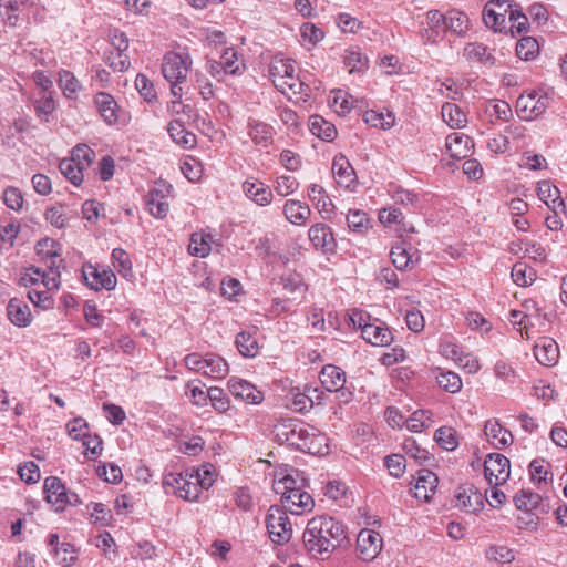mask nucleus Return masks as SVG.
<instances>
[{"mask_svg":"<svg viewBox=\"0 0 567 567\" xmlns=\"http://www.w3.org/2000/svg\"><path fill=\"white\" fill-rule=\"evenodd\" d=\"M56 102L54 92H40L39 97L34 101V110L42 121L48 122L49 116L55 111Z\"/></svg>","mask_w":567,"mask_h":567,"instance_id":"40","label":"nucleus"},{"mask_svg":"<svg viewBox=\"0 0 567 567\" xmlns=\"http://www.w3.org/2000/svg\"><path fill=\"white\" fill-rule=\"evenodd\" d=\"M195 476V478H198V482L203 489H208L210 486H213L215 478H216V472L213 465L205 464L198 468H189Z\"/></svg>","mask_w":567,"mask_h":567,"instance_id":"62","label":"nucleus"},{"mask_svg":"<svg viewBox=\"0 0 567 567\" xmlns=\"http://www.w3.org/2000/svg\"><path fill=\"white\" fill-rule=\"evenodd\" d=\"M58 85L63 95L69 100H74L82 90V84L78 78L68 70H60L58 72Z\"/></svg>","mask_w":567,"mask_h":567,"instance_id":"32","label":"nucleus"},{"mask_svg":"<svg viewBox=\"0 0 567 567\" xmlns=\"http://www.w3.org/2000/svg\"><path fill=\"white\" fill-rule=\"evenodd\" d=\"M436 381L442 389L450 393H457L462 389L461 378L452 371H440Z\"/></svg>","mask_w":567,"mask_h":567,"instance_id":"53","label":"nucleus"},{"mask_svg":"<svg viewBox=\"0 0 567 567\" xmlns=\"http://www.w3.org/2000/svg\"><path fill=\"white\" fill-rule=\"evenodd\" d=\"M308 126L313 135L322 140L332 141L337 135L334 125L318 114L309 117Z\"/></svg>","mask_w":567,"mask_h":567,"instance_id":"34","label":"nucleus"},{"mask_svg":"<svg viewBox=\"0 0 567 567\" xmlns=\"http://www.w3.org/2000/svg\"><path fill=\"white\" fill-rule=\"evenodd\" d=\"M185 488L182 491L181 498L188 502H195L199 498L203 487L200 486L198 478H195L189 468L185 470Z\"/></svg>","mask_w":567,"mask_h":567,"instance_id":"51","label":"nucleus"},{"mask_svg":"<svg viewBox=\"0 0 567 567\" xmlns=\"http://www.w3.org/2000/svg\"><path fill=\"white\" fill-rule=\"evenodd\" d=\"M227 386L236 399L247 403L260 404L264 401V393L246 380L233 377L228 380Z\"/></svg>","mask_w":567,"mask_h":567,"instance_id":"13","label":"nucleus"},{"mask_svg":"<svg viewBox=\"0 0 567 567\" xmlns=\"http://www.w3.org/2000/svg\"><path fill=\"white\" fill-rule=\"evenodd\" d=\"M298 187L299 183L293 176H278L274 182V189L281 197H286L295 193L298 189Z\"/></svg>","mask_w":567,"mask_h":567,"instance_id":"60","label":"nucleus"},{"mask_svg":"<svg viewBox=\"0 0 567 567\" xmlns=\"http://www.w3.org/2000/svg\"><path fill=\"white\" fill-rule=\"evenodd\" d=\"M362 338L372 346L379 347H386L393 341L390 329L378 319L364 327Z\"/></svg>","mask_w":567,"mask_h":567,"instance_id":"17","label":"nucleus"},{"mask_svg":"<svg viewBox=\"0 0 567 567\" xmlns=\"http://www.w3.org/2000/svg\"><path fill=\"white\" fill-rule=\"evenodd\" d=\"M306 423L297 419H281L278 420L272 430L275 440L280 443H287L297 449V443L303 434Z\"/></svg>","mask_w":567,"mask_h":567,"instance_id":"8","label":"nucleus"},{"mask_svg":"<svg viewBox=\"0 0 567 567\" xmlns=\"http://www.w3.org/2000/svg\"><path fill=\"white\" fill-rule=\"evenodd\" d=\"M343 61L350 73L361 72L367 64V58L357 47H351L344 51Z\"/></svg>","mask_w":567,"mask_h":567,"instance_id":"47","label":"nucleus"},{"mask_svg":"<svg viewBox=\"0 0 567 567\" xmlns=\"http://www.w3.org/2000/svg\"><path fill=\"white\" fill-rule=\"evenodd\" d=\"M167 132L171 138L183 148L189 150L196 144V135L187 131L179 120L169 122Z\"/></svg>","mask_w":567,"mask_h":567,"instance_id":"30","label":"nucleus"},{"mask_svg":"<svg viewBox=\"0 0 567 567\" xmlns=\"http://www.w3.org/2000/svg\"><path fill=\"white\" fill-rule=\"evenodd\" d=\"M410 250L411 248L406 247L404 243L398 244L394 247H392L391 259L395 268L409 269L414 264L419 262V252H411Z\"/></svg>","mask_w":567,"mask_h":567,"instance_id":"31","label":"nucleus"},{"mask_svg":"<svg viewBox=\"0 0 567 567\" xmlns=\"http://www.w3.org/2000/svg\"><path fill=\"white\" fill-rule=\"evenodd\" d=\"M533 352L536 360L545 367L555 365L559 359L558 344L549 337L539 338L534 346Z\"/></svg>","mask_w":567,"mask_h":567,"instance_id":"15","label":"nucleus"},{"mask_svg":"<svg viewBox=\"0 0 567 567\" xmlns=\"http://www.w3.org/2000/svg\"><path fill=\"white\" fill-rule=\"evenodd\" d=\"M282 210L287 220L297 226L306 225L311 215V209L306 203L295 199H288Z\"/></svg>","mask_w":567,"mask_h":567,"instance_id":"25","label":"nucleus"},{"mask_svg":"<svg viewBox=\"0 0 567 567\" xmlns=\"http://www.w3.org/2000/svg\"><path fill=\"white\" fill-rule=\"evenodd\" d=\"M464 56L468 60H475L482 63H494V56L483 43H470L464 49Z\"/></svg>","mask_w":567,"mask_h":567,"instance_id":"45","label":"nucleus"},{"mask_svg":"<svg viewBox=\"0 0 567 567\" xmlns=\"http://www.w3.org/2000/svg\"><path fill=\"white\" fill-rule=\"evenodd\" d=\"M104 61L115 72L126 71L130 66L128 56L121 51H111L105 55Z\"/></svg>","mask_w":567,"mask_h":567,"instance_id":"64","label":"nucleus"},{"mask_svg":"<svg viewBox=\"0 0 567 567\" xmlns=\"http://www.w3.org/2000/svg\"><path fill=\"white\" fill-rule=\"evenodd\" d=\"M308 197L319 209L320 214H330L333 210L332 200L321 185L311 184L308 188Z\"/></svg>","mask_w":567,"mask_h":567,"instance_id":"37","label":"nucleus"},{"mask_svg":"<svg viewBox=\"0 0 567 567\" xmlns=\"http://www.w3.org/2000/svg\"><path fill=\"white\" fill-rule=\"evenodd\" d=\"M382 537L373 529H362L357 538V551L360 559L373 560L381 551Z\"/></svg>","mask_w":567,"mask_h":567,"instance_id":"10","label":"nucleus"},{"mask_svg":"<svg viewBox=\"0 0 567 567\" xmlns=\"http://www.w3.org/2000/svg\"><path fill=\"white\" fill-rule=\"evenodd\" d=\"M547 106V95L535 90L520 94L516 101V112L525 121L538 117L546 111Z\"/></svg>","mask_w":567,"mask_h":567,"instance_id":"6","label":"nucleus"},{"mask_svg":"<svg viewBox=\"0 0 567 567\" xmlns=\"http://www.w3.org/2000/svg\"><path fill=\"white\" fill-rule=\"evenodd\" d=\"M297 449L312 455L328 454V437L316 426L306 424L302 437L297 443Z\"/></svg>","mask_w":567,"mask_h":567,"instance_id":"9","label":"nucleus"},{"mask_svg":"<svg viewBox=\"0 0 567 567\" xmlns=\"http://www.w3.org/2000/svg\"><path fill=\"white\" fill-rule=\"evenodd\" d=\"M220 62L224 68V74H238L244 69V64L238 61L237 52L233 48L225 49Z\"/></svg>","mask_w":567,"mask_h":567,"instance_id":"55","label":"nucleus"},{"mask_svg":"<svg viewBox=\"0 0 567 567\" xmlns=\"http://www.w3.org/2000/svg\"><path fill=\"white\" fill-rule=\"evenodd\" d=\"M344 538L343 525L328 516L311 518L303 532L302 539L307 551L313 557H329Z\"/></svg>","mask_w":567,"mask_h":567,"instance_id":"1","label":"nucleus"},{"mask_svg":"<svg viewBox=\"0 0 567 567\" xmlns=\"http://www.w3.org/2000/svg\"><path fill=\"white\" fill-rule=\"evenodd\" d=\"M456 507L476 513L484 506V495L473 485H463L456 492Z\"/></svg>","mask_w":567,"mask_h":567,"instance_id":"14","label":"nucleus"},{"mask_svg":"<svg viewBox=\"0 0 567 567\" xmlns=\"http://www.w3.org/2000/svg\"><path fill=\"white\" fill-rule=\"evenodd\" d=\"M59 168L61 173L75 186L83 182L84 168L78 165L71 158H64L60 162Z\"/></svg>","mask_w":567,"mask_h":567,"instance_id":"49","label":"nucleus"},{"mask_svg":"<svg viewBox=\"0 0 567 567\" xmlns=\"http://www.w3.org/2000/svg\"><path fill=\"white\" fill-rule=\"evenodd\" d=\"M299 473L296 470L288 472H280L274 480L272 488L276 494L284 495L290 491L301 488L299 484Z\"/></svg>","mask_w":567,"mask_h":567,"instance_id":"33","label":"nucleus"},{"mask_svg":"<svg viewBox=\"0 0 567 567\" xmlns=\"http://www.w3.org/2000/svg\"><path fill=\"white\" fill-rule=\"evenodd\" d=\"M212 235L205 233H194L190 236L188 251L192 256L205 258L210 252Z\"/></svg>","mask_w":567,"mask_h":567,"instance_id":"39","label":"nucleus"},{"mask_svg":"<svg viewBox=\"0 0 567 567\" xmlns=\"http://www.w3.org/2000/svg\"><path fill=\"white\" fill-rule=\"evenodd\" d=\"M446 32V14L437 10H431L426 14L423 38L430 42H435L439 37Z\"/></svg>","mask_w":567,"mask_h":567,"instance_id":"21","label":"nucleus"},{"mask_svg":"<svg viewBox=\"0 0 567 567\" xmlns=\"http://www.w3.org/2000/svg\"><path fill=\"white\" fill-rule=\"evenodd\" d=\"M269 76L278 91L291 96L303 94L307 85L296 74L292 60L276 56L269 65Z\"/></svg>","mask_w":567,"mask_h":567,"instance_id":"2","label":"nucleus"},{"mask_svg":"<svg viewBox=\"0 0 567 567\" xmlns=\"http://www.w3.org/2000/svg\"><path fill=\"white\" fill-rule=\"evenodd\" d=\"M55 559L62 567H70L76 560V550L70 543H61L53 549Z\"/></svg>","mask_w":567,"mask_h":567,"instance_id":"57","label":"nucleus"},{"mask_svg":"<svg viewBox=\"0 0 567 567\" xmlns=\"http://www.w3.org/2000/svg\"><path fill=\"white\" fill-rule=\"evenodd\" d=\"M229 373V365L224 358L215 353L205 354L202 374L212 379H223Z\"/></svg>","mask_w":567,"mask_h":567,"instance_id":"29","label":"nucleus"},{"mask_svg":"<svg viewBox=\"0 0 567 567\" xmlns=\"http://www.w3.org/2000/svg\"><path fill=\"white\" fill-rule=\"evenodd\" d=\"M309 239L317 249L331 251L334 248V238L330 227L322 223L315 224L309 229Z\"/></svg>","mask_w":567,"mask_h":567,"instance_id":"23","label":"nucleus"},{"mask_svg":"<svg viewBox=\"0 0 567 567\" xmlns=\"http://www.w3.org/2000/svg\"><path fill=\"white\" fill-rule=\"evenodd\" d=\"M549 467H550V464L547 463L543 458L532 461V463L529 464V472H530L532 481L535 484L547 483V481L549 480L548 476L550 474ZM550 480H551V476H550Z\"/></svg>","mask_w":567,"mask_h":567,"instance_id":"58","label":"nucleus"},{"mask_svg":"<svg viewBox=\"0 0 567 567\" xmlns=\"http://www.w3.org/2000/svg\"><path fill=\"white\" fill-rule=\"evenodd\" d=\"M45 220L51 226L62 229L68 225L69 217L65 214V208L62 205L51 206L45 209Z\"/></svg>","mask_w":567,"mask_h":567,"instance_id":"56","label":"nucleus"},{"mask_svg":"<svg viewBox=\"0 0 567 567\" xmlns=\"http://www.w3.org/2000/svg\"><path fill=\"white\" fill-rule=\"evenodd\" d=\"M236 347L241 355L254 358L258 354L259 346L257 339L249 332H240L236 337Z\"/></svg>","mask_w":567,"mask_h":567,"instance_id":"44","label":"nucleus"},{"mask_svg":"<svg viewBox=\"0 0 567 567\" xmlns=\"http://www.w3.org/2000/svg\"><path fill=\"white\" fill-rule=\"evenodd\" d=\"M95 106L107 125L117 122V103L114 97L106 92H99L94 96Z\"/></svg>","mask_w":567,"mask_h":567,"instance_id":"22","label":"nucleus"},{"mask_svg":"<svg viewBox=\"0 0 567 567\" xmlns=\"http://www.w3.org/2000/svg\"><path fill=\"white\" fill-rule=\"evenodd\" d=\"M243 192L248 199L252 200L258 206H267L274 198L271 189L257 179H247L244 182Z\"/></svg>","mask_w":567,"mask_h":567,"instance_id":"18","label":"nucleus"},{"mask_svg":"<svg viewBox=\"0 0 567 567\" xmlns=\"http://www.w3.org/2000/svg\"><path fill=\"white\" fill-rule=\"evenodd\" d=\"M511 276L517 286L527 287L535 281L536 271L525 262H516L512 268Z\"/></svg>","mask_w":567,"mask_h":567,"instance_id":"43","label":"nucleus"},{"mask_svg":"<svg viewBox=\"0 0 567 567\" xmlns=\"http://www.w3.org/2000/svg\"><path fill=\"white\" fill-rule=\"evenodd\" d=\"M94 157V151L85 144H79L72 150L71 159L84 169L92 164Z\"/></svg>","mask_w":567,"mask_h":567,"instance_id":"61","label":"nucleus"},{"mask_svg":"<svg viewBox=\"0 0 567 567\" xmlns=\"http://www.w3.org/2000/svg\"><path fill=\"white\" fill-rule=\"evenodd\" d=\"M281 501L286 504L289 512L295 515L310 512L315 506L312 496L308 492L302 491V488L281 495Z\"/></svg>","mask_w":567,"mask_h":567,"instance_id":"16","label":"nucleus"},{"mask_svg":"<svg viewBox=\"0 0 567 567\" xmlns=\"http://www.w3.org/2000/svg\"><path fill=\"white\" fill-rule=\"evenodd\" d=\"M266 527L272 543L282 545L290 540L292 526L284 508L270 506L266 516Z\"/></svg>","mask_w":567,"mask_h":567,"instance_id":"4","label":"nucleus"},{"mask_svg":"<svg viewBox=\"0 0 567 567\" xmlns=\"http://www.w3.org/2000/svg\"><path fill=\"white\" fill-rule=\"evenodd\" d=\"M82 275L86 286L94 290H113L117 282L113 271L106 269L99 270L93 265H84Z\"/></svg>","mask_w":567,"mask_h":567,"instance_id":"11","label":"nucleus"},{"mask_svg":"<svg viewBox=\"0 0 567 567\" xmlns=\"http://www.w3.org/2000/svg\"><path fill=\"white\" fill-rule=\"evenodd\" d=\"M190 61L188 56H183L175 52H168L164 55L162 63V73L171 84V93L174 97H182L184 94L183 84L186 82Z\"/></svg>","mask_w":567,"mask_h":567,"instance_id":"3","label":"nucleus"},{"mask_svg":"<svg viewBox=\"0 0 567 567\" xmlns=\"http://www.w3.org/2000/svg\"><path fill=\"white\" fill-rule=\"evenodd\" d=\"M514 501L519 511L532 512L540 505L542 497L539 494L530 491H520L516 494Z\"/></svg>","mask_w":567,"mask_h":567,"instance_id":"48","label":"nucleus"},{"mask_svg":"<svg viewBox=\"0 0 567 567\" xmlns=\"http://www.w3.org/2000/svg\"><path fill=\"white\" fill-rule=\"evenodd\" d=\"M445 148L451 157L465 158L471 154L473 141L465 134L452 133L446 136Z\"/></svg>","mask_w":567,"mask_h":567,"instance_id":"19","label":"nucleus"},{"mask_svg":"<svg viewBox=\"0 0 567 567\" xmlns=\"http://www.w3.org/2000/svg\"><path fill=\"white\" fill-rule=\"evenodd\" d=\"M432 412L429 410H417L405 420V425L410 432L419 433L432 425Z\"/></svg>","mask_w":567,"mask_h":567,"instance_id":"42","label":"nucleus"},{"mask_svg":"<svg viewBox=\"0 0 567 567\" xmlns=\"http://www.w3.org/2000/svg\"><path fill=\"white\" fill-rule=\"evenodd\" d=\"M442 118L451 128H461L467 123L466 114L460 106L450 102L442 106Z\"/></svg>","mask_w":567,"mask_h":567,"instance_id":"38","label":"nucleus"},{"mask_svg":"<svg viewBox=\"0 0 567 567\" xmlns=\"http://www.w3.org/2000/svg\"><path fill=\"white\" fill-rule=\"evenodd\" d=\"M434 437L437 444L447 451H453L457 447L456 435L451 427L442 426L437 429Z\"/></svg>","mask_w":567,"mask_h":567,"instance_id":"63","label":"nucleus"},{"mask_svg":"<svg viewBox=\"0 0 567 567\" xmlns=\"http://www.w3.org/2000/svg\"><path fill=\"white\" fill-rule=\"evenodd\" d=\"M185 471L181 473H168L164 476L163 487L167 494H174L181 497L182 491L185 488Z\"/></svg>","mask_w":567,"mask_h":567,"instance_id":"50","label":"nucleus"},{"mask_svg":"<svg viewBox=\"0 0 567 567\" xmlns=\"http://www.w3.org/2000/svg\"><path fill=\"white\" fill-rule=\"evenodd\" d=\"M332 172L337 183L342 187L349 188L355 182V172L343 155L334 157Z\"/></svg>","mask_w":567,"mask_h":567,"instance_id":"27","label":"nucleus"},{"mask_svg":"<svg viewBox=\"0 0 567 567\" xmlns=\"http://www.w3.org/2000/svg\"><path fill=\"white\" fill-rule=\"evenodd\" d=\"M171 190V185L161 183L151 189L146 195V205L148 212L155 218H164L167 215L169 205L166 197Z\"/></svg>","mask_w":567,"mask_h":567,"instance_id":"12","label":"nucleus"},{"mask_svg":"<svg viewBox=\"0 0 567 567\" xmlns=\"http://www.w3.org/2000/svg\"><path fill=\"white\" fill-rule=\"evenodd\" d=\"M485 435L488 442L495 449H503L513 442V435L505 430L497 420H488L484 426Z\"/></svg>","mask_w":567,"mask_h":567,"instance_id":"20","label":"nucleus"},{"mask_svg":"<svg viewBox=\"0 0 567 567\" xmlns=\"http://www.w3.org/2000/svg\"><path fill=\"white\" fill-rule=\"evenodd\" d=\"M468 29L470 19L464 12L451 10L446 13V31L461 35Z\"/></svg>","mask_w":567,"mask_h":567,"instance_id":"41","label":"nucleus"},{"mask_svg":"<svg viewBox=\"0 0 567 567\" xmlns=\"http://www.w3.org/2000/svg\"><path fill=\"white\" fill-rule=\"evenodd\" d=\"M539 51L538 42L535 38L524 37L516 44V54L522 60H532Z\"/></svg>","mask_w":567,"mask_h":567,"instance_id":"52","label":"nucleus"},{"mask_svg":"<svg viewBox=\"0 0 567 567\" xmlns=\"http://www.w3.org/2000/svg\"><path fill=\"white\" fill-rule=\"evenodd\" d=\"M483 21L487 28L495 32H501L506 28V18L501 12H496L495 9L484 7Z\"/></svg>","mask_w":567,"mask_h":567,"instance_id":"59","label":"nucleus"},{"mask_svg":"<svg viewBox=\"0 0 567 567\" xmlns=\"http://www.w3.org/2000/svg\"><path fill=\"white\" fill-rule=\"evenodd\" d=\"M509 460L499 453H491L484 462V475L489 485H502L509 478Z\"/></svg>","mask_w":567,"mask_h":567,"instance_id":"7","label":"nucleus"},{"mask_svg":"<svg viewBox=\"0 0 567 567\" xmlns=\"http://www.w3.org/2000/svg\"><path fill=\"white\" fill-rule=\"evenodd\" d=\"M248 134L255 144L264 147L270 145L274 140V128L258 121L249 122Z\"/></svg>","mask_w":567,"mask_h":567,"instance_id":"35","label":"nucleus"},{"mask_svg":"<svg viewBox=\"0 0 567 567\" xmlns=\"http://www.w3.org/2000/svg\"><path fill=\"white\" fill-rule=\"evenodd\" d=\"M437 482L439 478L433 472L429 470L419 471L414 496L419 499L429 501L437 487Z\"/></svg>","mask_w":567,"mask_h":567,"instance_id":"24","label":"nucleus"},{"mask_svg":"<svg viewBox=\"0 0 567 567\" xmlns=\"http://www.w3.org/2000/svg\"><path fill=\"white\" fill-rule=\"evenodd\" d=\"M208 400L210 401L214 410L218 413H225L230 409V400L221 388H209Z\"/></svg>","mask_w":567,"mask_h":567,"instance_id":"54","label":"nucleus"},{"mask_svg":"<svg viewBox=\"0 0 567 567\" xmlns=\"http://www.w3.org/2000/svg\"><path fill=\"white\" fill-rule=\"evenodd\" d=\"M9 320L17 327L23 328L31 323L32 316L29 306L18 298H12L7 306Z\"/></svg>","mask_w":567,"mask_h":567,"instance_id":"26","label":"nucleus"},{"mask_svg":"<svg viewBox=\"0 0 567 567\" xmlns=\"http://www.w3.org/2000/svg\"><path fill=\"white\" fill-rule=\"evenodd\" d=\"M321 385L329 392L340 390L346 384V373L333 364H327L320 372Z\"/></svg>","mask_w":567,"mask_h":567,"instance_id":"28","label":"nucleus"},{"mask_svg":"<svg viewBox=\"0 0 567 567\" xmlns=\"http://www.w3.org/2000/svg\"><path fill=\"white\" fill-rule=\"evenodd\" d=\"M43 489L47 502L58 512L63 511L68 505L76 506L82 503L79 495L74 492H69L59 477H47Z\"/></svg>","mask_w":567,"mask_h":567,"instance_id":"5","label":"nucleus"},{"mask_svg":"<svg viewBox=\"0 0 567 567\" xmlns=\"http://www.w3.org/2000/svg\"><path fill=\"white\" fill-rule=\"evenodd\" d=\"M538 197L554 212H557V208L565 209L564 202L559 196V189L549 182L539 183Z\"/></svg>","mask_w":567,"mask_h":567,"instance_id":"36","label":"nucleus"},{"mask_svg":"<svg viewBox=\"0 0 567 567\" xmlns=\"http://www.w3.org/2000/svg\"><path fill=\"white\" fill-rule=\"evenodd\" d=\"M363 120L367 124L372 127H378L382 130H389L394 125L395 117L391 112L379 113L373 110L367 111L363 115Z\"/></svg>","mask_w":567,"mask_h":567,"instance_id":"46","label":"nucleus"}]
</instances>
